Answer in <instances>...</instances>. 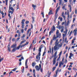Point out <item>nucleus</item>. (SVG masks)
Instances as JSON below:
<instances>
[{"label": "nucleus", "instance_id": "f257e3e1", "mask_svg": "<svg viewBox=\"0 0 77 77\" xmlns=\"http://www.w3.org/2000/svg\"><path fill=\"white\" fill-rule=\"evenodd\" d=\"M58 41L59 40L57 39L55 42V45L54 47V51H57V50H59L60 48H61L62 47V43H60V44H59V42H58Z\"/></svg>", "mask_w": 77, "mask_h": 77}, {"label": "nucleus", "instance_id": "f03ea898", "mask_svg": "<svg viewBox=\"0 0 77 77\" xmlns=\"http://www.w3.org/2000/svg\"><path fill=\"white\" fill-rule=\"evenodd\" d=\"M59 24H60V22L59 21L58 22V24H57L58 26V29L59 30H61V32H63V30L64 29V26H59Z\"/></svg>", "mask_w": 77, "mask_h": 77}, {"label": "nucleus", "instance_id": "7ed1b4c3", "mask_svg": "<svg viewBox=\"0 0 77 77\" xmlns=\"http://www.w3.org/2000/svg\"><path fill=\"white\" fill-rule=\"evenodd\" d=\"M11 48H13L12 50V52H15L16 50H17L16 47H17V45L16 44H14L11 46Z\"/></svg>", "mask_w": 77, "mask_h": 77}, {"label": "nucleus", "instance_id": "20e7f679", "mask_svg": "<svg viewBox=\"0 0 77 77\" xmlns=\"http://www.w3.org/2000/svg\"><path fill=\"white\" fill-rule=\"evenodd\" d=\"M68 32V29H66V31H64L63 32L65 34H63V39H65V37L67 35V32Z\"/></svg>", "mask_w": 77, "mask_h": 77}, {"label": "nucleus", "instance_id": "39448f33", "mask_svg": "<svg viewBox=\"0 0 77 77\" xmlns=\"http://www.w3.org/2000/svg\"><path fill=\"white\" fill-rule=\"evenodd\" d=\"M59 33V30H58L56 32V37L57 38H60V37H61V33Z\"/></svg>", "mask_w": 77, "mask_h": 77}, {"label": "nucleus", "instance_id": "423d86ee", "mask_svg": "<svg viewBox=\"0 0 77 77\" xmlns=\"http://www.w3.org/2000/svg\"><path fill=\"white\" fill-rule=\"evenodd\" d=\"M39 56H40L39 55V54H38L36 56V59L37 60H36V62H37V61H38L40 60V57Z\"/></svg>", "mask_w": 77, "mask_h": 77}, {"label": "nucleus", "instance_id": "0eeeda50", "mask_svg": "<svg viewBox=\"0 0 77 77\" xmlns=\"http://www.w3.org/2000/svg\"><path fill=\"white\" fill-rule=\"evenodd\" d=\"M16 33H18V37H20L21 36V32H20V30H17Z\"/></svg>", "mask_w": 77, "mask_h": 77}, {"label": "nucleus", "instance_id": "6e6552de", "mask_svg": "<svg viewBox=\"0 0 77 77\" xmlns=\"http://www.w3.org/2000/svg\"><path fill=\"white\" fill-rule=\"evenodd\" d=\"M56 57H55L53 58V60L52 61L53 65H55V63H56Z\"/></svg>", "mask_w": 77, "mask_h": 77}, {"label": "nucleus", "instance_id": "1a4fd4ad", "mask_svg": "<svg viewBox=\"0 0 77 77\" xmlns=\"http://www.w3.org/2000/svg\"><path fill=\"white\" fill-rule=\"evenodd\" d=\"M58 71H59V69H57L56 71V75L54 74V77H57V73H58Z\"/></svg>", "mask_w": 77, "mask_h": 77}, {"label": "nucleus", "instance_id": "9d476101", "mask_svg": "<svg viewBox=\"0 0 77 77\" xmlns=\"http://www.w3.org/2000/svg\"><path fill=\"white\" fill-rule=\"evenodd\" d=\"M64 63L62 61H60L59 62V67H61L62 65H63Z\"/></svg>", "mask_w": 77, "mask_h": 77}, {"label": "nucleus", "instance_id": "9b49d317", "mask_svg": "<svg viewBox=\"0 0 77 77\" xmlns=\"http://www.w3.org/2000/svg\"><path fill=\"white\" fill-rule=\"evenodd\" d=\"M53 39H52L53 41H56L57 40V37H56V35H54V36L53 38Z\"/></svg>", "mask_w": 77, "mask_h": 77}, {"label": "nucleus", "instance_id": "f8f14e48", "mask_svg": "<svg viewBox=\"0 0 77 77\" xmlns=\"http://www.w3.org/2000/svg\"><path fill=\"white\" fill-rule=\"evenodd\" d=\"M41 48L42 47H41L39 48L38 51L39 52H38V55L41 56Z\"/></svg>", "mask_w": 77, "mask_h": 77}, {"label": "nucleus", "instance_id": "ddd939ff", "mask_svg": "<svg viewBox=\"0 0 77 77\" xmlns=\"http://www.w3.org/2000/svg\"><path fill=\"white\" fill-rule=\"evenodd\" d=\"M68 7L69 8V11L70 12H71V11L72 10V7H71V4L68 5Z\"/></svg>", "mask_w": 77, "mask_h": 77}, {"label": "nucleus", "instance_id": "4468645a", "mask_svg": "<svg viewBox=\"0 0 77 77\" xmlns=\"http://www.w3.org/2000/svg\"><path fill=\"white\" fill-rule=\"evenodd\" d=\"M61 15H62V17L64 18V20H65L66 17H65V16L64 15V12H63L62 13Z\"/></svg>", "mask_w": 77, "mask_h": 77}, {"label": "nucleus", "instance_id": "2eb2a0df", "mask_svg": "<svg viewBox=\"0 0 77 77\" xmlns=\"http://www.w3.org/2000/svg\"><path fill=\"white\" fill-rule=\"evenodd\" d=\"M60 8V6H59V7L57 8L56 10V14H57V12H58V11L59 10V9Z\"/></svg>", "mask_w": 77, "mask_h": 77}, {"label": "nucleus", "instance_id": "dca6fc26", "mask_svg": "<svg viewBox=\"0 0 77 77\" xmlns=\"http://www.w3.org/2000/svg\"><path fill=\"white\" fill-rule=\"evenodd\" d=\"M27 62H28V59H26L25 62V66H26V68H28V66L27 65Z\"/></svg>", "mask_w": 77, "mask_h": 77}, {"label": "nucleus", "instance_id": "f3484780", "mask_svg": "<svg viewBox=\"0 0 77 77\" xmlns=\"http://www.w3.org/2000/svg\"><path fill=\"white\" fill-rule=\"evenodd\" d=\"M35 68L36 69L37 71H39L40 69V68L39 67V66H36L35 67Z\"/></svg>", "mask_w": 77, "mask_h": 77}, {"label": "nucleus", "instance_id": "a211bd4d", "mask_svg": "<svg viewBox=\"0 0 77 77\" xmlns=\"http://www.w3.org/2000/svg\"><path fill=\"white\" fill-rule=\"evenodd\" d=\"M8 51H9V52L11 51V48H10V44H9L8 45Z\"/></svg>", "mask_w": 77, "mask_h": 77}, {"label": "nucleus", "instance_id": "6ab92c4d", "mask_svg": "<svg viewBox=\"0 0 77 77\" xmlns=\"http://www.w3.org/2000/svg\"><path fill=\"white\" fill-rule=\"evenodd\" d=\"M73 56V54H72V53H70V56L69 57V59H72L71 58V57H72Z\"/></svg>", "mask_w": 77, "mask_h": 77}, {"label": "nucleus", "instance_id": "aec40b11", "mask_svg": "<svg viewBox=\"0 0 77 77\" xmlns=\"http://www.w3.org/2000/svg\"><path fill=\"white\" fill-rule=\"evenodd\" d=\"M14 11H8V13L9 14H10L11 13V15H12L13 14V13H14Z\"/></svg>", "mask_w": 77, "mask_h": 77}, {"label": "nucleus", "instance_id": "412c9836", "mask_svg": "<svg viewBox=\"0 0 77 77\" xmlns=\"http://www.w3.org/2000/svg\"><path fill=\"white\" fill-rule=\"evenodd\" d=\"M31 31V28H30L29 29L27 32V35L29 33V32H30V31Z\"/></svg>", "mask_w": 77, "mask_h": 77}, {"label": "nucleus", "instance_id": "4be33fe9", "mask_svg": "<svg viewBox=\"0 0 77 77\" xmlns=\"http://www.w3.org/2000/svg\"><path fill=\"white\" fill-rule=\"evenodd\" d=\"M32 7H33V8L34 10H35V8H36V5H34L33 4V5H32Z\"/></svg>", "mask_w": 77, "mask_h": 77}, {"label": "nucleus", "instance_id": "5701e85b", "mask_svg": "<svg viewBox=\"0 0 77 77\" xmlns=\"http://www.w3.org/2000/svg\"><path fill=\"white\" fill-rule=\"evenodd\" d=\"M21 23L22 24V29L24 28V22H21Z\"/></svg>", "mask_w": 77, "mask_h": 77}, {"label": "nucleus", "instance_id": "b1692460", "mask_svg": "<svg viewBox=\"0 0 77 77\" xmlns=\"http://www.w3.org/2000/svg\"><path fill=\"white\" fill-rule=\"evenodd\" d=\"M36 63H34V62L32 63V66H33V67L35 66V65H36Z\"/></svg>", "mask_w": 77, "mask_h": 77}, {"label": "nucleus", "instance_id": "393cba45", "mask_svg": "<svg viewBox=\"0 0 77 77\" xmlns=\"http://www.w3.org/2000/svg\"><path fill=\"white\" fill-rule=\"evenodd\" d=\"M10 9H11V11H14V9L13 7H10V8H9V10H10Z\"/></svg>", "mask_w": 77, "mask_h": 77}, {"label": "nucleus", "instance_id": "a878e982", "mask_svg": "<svg viewBox=\"0 0 77 77\" xmlns=\"http://www.w3.org/2000/svg\"><path fill=\"white\" fill-rule=\"evenodd\" d=\"M1 14H2V18H4V17H5V16H4V14L3 12V11H2L1 12Z\"/></svg>", "mask_w": 77, "mask_h": 77}, {"label": "nucleus", "instance_id": "bb28decb", "mask_svg": "<svg viewBox=\"0 0 77 77\" xmlns=\"http://www.w3.org/2000/svg\"><path fill=\"white\" fill-rule=\"evenodd\" d=\"M54 31L53 30H52V29L51 30V31L49 32V36H50L51 35V33H53V31Z\"/></svg>", "mask_w": 77, "mask_h": 77}, {"label": "nucleus", "instance_id": "cd10ccee", "mask_svg": "<svg viewBox=\"0 0 77 77\" xmlns=\"http://www.w3.org/2000/svg\"><path fill=\"white\" fill-rule=\"evenodd\" d=\"M74 32V35L75 36V35H76V34H77V30L75 29Z\"/></svg>", "mask_w": 77, "mask_h": 77}, {"label": "nucleus", "instance_id": "c85d7f7f", "mask_svg": "<svg viewBox=\"0 0 77 77\" xmlns=\"http://www.w3.org/2000/svg\"><path fill=\"white\" fill-rule=\"evenodd\" d=\"M60 2L59 5H62V1L63 0H59Z\"/></svg>", "mask_w": 77, "mask_h": 77}, {"label": "nucleus", "instance_id": "c756f323", "mask_svg": "<svg viewBox=\"0 0 77 77\" xmlns=\"http://www.w3.org/2000/svg\"><path fill=\"white\" fill-rule=\"evenodd\" d=\"M52 12V11L51 10H50V11L48 13V15H51V14H53V13H51Z\"/></svg>", "mask_w": 77, "mask_h": 77}, {"label": "nucleus", "instance_id": "7c9ffc66", "mask_svg": "<svg viewBox=\"0 0 77 77\" xmlns=\"http://www.w3.org/2000/svg\"><path fill=\"white\" fill-rule=\"evenodd\" d=\"M66 20H65V22H63L62 23V25H63L64 24H66Z\"/></svg>", "mask_w": 77, "mask_h": 77}, {"label": "nucleus", "instance_id": "2f4dec72", "mask_svg": "<svg viewBox=\"0 0 77 77\" xmlns=\"http://www.w3.org/2000/svg\"><path fill=\"white\" fill-rule=\"evenodd\" d=\"M46 49V48H45V51L43 53L42 56H44V55H45V53H46V52H45V50Z\"/></svg>", "mask_w": 77, "mask_h": 77}, {"label": "nucleus", "instance_id": "473e14b6", "mask_svg": "<svg viewBox=\"0 0 77 77\" xmlns=\"http://www.w3.org/2000/svg\"><path fill=\"white\" fill-rule=\"evenodd\" d=\"M53 28H52L51 29L53 30L54 31L55 30V26H53Z\"/></svg>", "mask_w": 77, "mask_h": 77}, {"label": "nucleus", "instance_id": "72a5a7b5", "mask_svg": "<svg viewBox=\"0 0 77 77\" xmlns=\"http://www.w3.org/2000/svg\"><path fill=\"white\" fill-rule=\"evenodd\" d=\"M62 9L64 10H65V11H66V8H65V6H64L62 7Z\"/></svg>", "mask_w": 77, "mask_h": 77}, {"label": "nucleus", "instance_id": "f704fd0d", "mask_svg": "<svg viewBox=\"0 0 77 77\" xmlns=\"http://www.w3.org/2000/svg\"><path fill=\"white\" fill-rule=\"evenodd\" d=\"M53 39H52L50 42L51 45H52V44L53 43Z\"/></svg>", "mask_w": 77, "mask_h": 77}, {"label": "nucleus", "instance_id": "c9c22d12", "mask_svg": "<svg viewBox=\"0 0 77 77\" xmlns=\"http://www.w3.org/2000/svg\"><path fill=\"white\" fill-rule=\"evenodd\" d=\"M57 14H56V13H55V20H56V19H57Z\"/></svg>", "mask_w": 77, "mask_h": 77}, {"label": "nucleus", "instance_id": "e433bc0d", "mask_svg": "<svg viewBox=\"0 0 77 77\" xmlns=\"http://www.w3.org/2000/svg\"><path fill=\"white\" fill-rule=\"evenodd\" d=\"M69 24V23L67 22L66 24H65L64 25L65 26H68V25Z\"/></svg>", "mask_w": 77, "mask_h": 77}, {"label": "nucleus", "instance_id": "4c0bfd02", "mask_svg": "<svg viewBox=\"0 0 77 77\" xmlns=\"http://www.w3.org/2000/svg\"><path fill=\"white\" fill-rule=\"evenodd\" d=\"M17 70V68H15L14 69L11 70V71H15Z\"/></svg>", "mask_w": 77, "mask_h": 77}, {"label": "nucleus", "instance_id": "58836bf2", "mask_svg": "<svg viewBox=\"0 0 77 77\" xmlns=\"http://www.w3.org/2000/svg\"><path fill=\"white\" fill-rule=\"evenodd\" d=\"M3 59H4V58L3 57L1 59L0 58V62H1Z\"/></svg>", "mask_w": 77, "mask_h": 77}, {"label": "nucleus", "instance_id": "ea45409f", "mask_svg": "<svg viewBox=\"0 0 77 77\" xmlns=\"http://www.w3.org/2000/svg\"><path fill=\"white\" fill-rule=\"evenodd\" d=\"M77 8H75V14H77Z\"/></svg>", "mask_w": 77, "mask_h": 77}, {"label": "nucleus", "instance_id": "a19ab883", "mask_svg": "<svg viewBox=\"0 0 77 77\" xmlns=\"http://www.w3.org/2000/svg\"><path fill=\"white\" fill-rule=\"evenodd\" d=\"M21 32L22 33H23L24 32V29H22L21 30Z\"/></svg>", "mask_w": 77, "mask_h": 77}, {"label": "nucleus", "instance_id": "79ce46f5", "mask_svg": "<svg viewBox=\"0 0 77 77\" xmlns=\"http://www.w3.org/2000/svg\"><path fill=\"white\" fill-rule=\"evenodd\" d=\"M20 46H19L17 48H16V50H19V49H20Z\"/></svg>", "mask_w": 77, "mask_h": 77}, {"label": "nucleus", "instance_id": "37998d69", "mask_svg": "<svg viewBox=\"0 0 77 77\" xmlns=\"http://www.w3.org/2000/svg\"><path fill=\"white\" fill-rule=\"evenodd\" d=\"M20 46V48H22V47H24L25 46L24 45H19Z\"/></svg>", "mask_w": 77, "mask_h": 77}, {"label": "nucleus", "instance_id": "c03bdc74", "mask_svg": "<svg viewBox=\"0 0 77 77\" xmlns=\"http://www.w3.org/2000/svg\"><path fill=\"white\" fill-rule=\"evenodd\" d=\"M60 56H59V57L57 59V61H58V60H59L60 59Z\"/></svg>", "mask_w": 77, "mask_h": 77}, {"label": "nucleus", "instance_id": "a18cd8bd", "mask_svg": "<svg viewBox=\"0 0 77 77\" xmlns=\"http://www.w3.org/2000/svg\"><path fill=\"white\" fill-rule=\"evenodd\" d=\"M25 42V41H22L20 44V45H21L22 44H23V43H24Z\"/></svg>", "mask_w": 77, "mask_h": 77}, {"label": "nucleus", "instance_id": "49530a36", "mask_svg": "<svg viewBox=\"0 0 77 77\" xmlns=\"http://www.w3.org/2000/svg\"><path fill=\"white\" fill-rule=\"evenodd\" d=\"M28 23H29V21H26L25 22V24H27Z\"/></svg>", "mask_w": 77, "mask_h": 77}, {"label": "nucleus", "instance_id": "de8ad7c7", "mask_svg": "<svg viewBox=\"0 0 77 77\" xmlns=\"http://www.w3.org/2000/svg\"><path fill=\"white\" fill-rule=\"evenodd\" d=\"M29 44V42H26V43L24 45V46H25V45H28V44Z\"/></svg>", "mask_w": 77, "mask_h": 77}, {"label": "nucleus", "instance_id": "09e8293b", "mask_svg": "<svg viewBox=\"0 0 77 77\" xmlns=\"http://www.w3.org/2000/svg\"><path fill=\"white\" fill-rule=\"evenodd\" d=\"M8 16L9 17V18H12L11 16H10L11 15L10 14H9V13L8 14Z\"/></svg>", "mask_w": 77, "mask_h": 77}, {"label": "nucleus", "instance_id": "8fccbe9b", "mask_svg": "<svg viewBox=\"0 0 77 77\" xmlns=\"http://www.w3.org/2000/svg\"><path fill=\"white\" fill-rule=\"evenodd\" d=\"M24 67H23L22 70V72L23 73L24 72Z\"/></svg>", "mask_w": 77, "mask_h": 77}, {"label": "nucleus", "instance_id": "3c124183", "mask_svg": "<svg viewBox=\"0 0 77 77\" xmlns=\"http://www.w3.org/2000/svg\"><path fill=\"white\" fill-rule=\"evenodd\" d=\"M58 62H57L55 64V66H58Z\"/></svg>", "mask_w": 77, "mask_h": 77}, {"label": "nucleus", "instance_id": "603ef678", "mask_svg": "<svg viewBox=\"0 0 77 77\" xmlns=\"http://www.w3.org/2000/svg\"><path fill=\"white\" fill-rule=\"evenodd\" d=\"M57 51H56L54 54V56H56L57 55Z\"/></svg>", "mask_w": 77, "mask_h": 77}, {"label": "nucleus", "instance_id": "864d4df0", "mask_svg": "<svg viewBox=\"0 0 77 77\" xmlns=\"http://www.w3.org/2000/svg\"><path fill=\"white\" fill-rule=\"evenodd\" d=\"M33 72L34 74H35V70L33 69Z\"/></svg>", "mask_w": 77, "mask_h": 77}, {"label": "nucleus", "instance_id": "5fc2aeb1", "mask_svg": "<svg viewBox=\"0 0 77 77\" xmlns=\"http://www.w3.org/2000/svg\"><path fill=\"white\" fill-rule=\"evenodd\" d=\"M22 56V55H20L19 56H17L16 57H21V56Z\"/></svg>", "mask_w": 77, "mask_h": 77}, {"label": "nucleus", "instance_id": "6e6d98bb", "mask_svg": "<svg viewBox=\"0 0 77 77\" xmlns=\"http://www.w3.org/2000/svg\"><path fill=\"white\" fill-rule=\"evenodd\" d=\"M62 51H61L60 53V54H59V56H61V54H62Z\"/></svg>", "mask_w": 77, "mask_h": 77}, {"label": "nucleus", "instance_id": "4d7b16f0", "mask_svg": "<svg viewBox=\"0 0 77 77\" xmlns=\"http://www.w3.org/2000/svg\"><path fill=\"white\" fill-rule=\"evenodd\" d=\"M25 37V35L23 34V36L22 37V38H24Z\"/></svg>", "mask_w": 77, "mask_h": 77}, {"label": "nucleus", "instance_id": "13d9d810", "mask_svg": "<svg viewBox=\"0 0 77 77\" xmlns=\"http://www.w3.org/2000/svg\"><path fill=\"white\" fill-rule=\"evenodd\" d=\"M13 73V72L12 71H11L9 73V76H10V75H11V74Z\"/></svg>", "mask_w": 77, "mask_h": 77}, {"label": "nucleus", "instance_id": "bf43d9fd", "mask_svg": "<svg viewBox=\"0 0 77 77\" xmlns=\"http://www.w3.org/2000/svg\"><path fill=\"white\" fill-rule=\"evenodd\" d=\"M53 47L52 48V53H53Z\"/></svg>", "mask_w": 77, "mask_h": 77}, {"label": "nucleus", "instance_id": "052dcab7", "mask_svg": "<svg viewBox=\"0 0 77 77\" xmlns=\"http://www.w3.org/2000/svg\"><path fill=\"white\" fill-rule=\"evenodd\" d=\"M55 68H56L55 67H54L53 69H52V70L53 71H54V70H55Z\"/></svg>", "mask_w": 77, "mask_h": 77}, {"label": "nucleus", "instance_id": "680f3d73", "mask_svg": "<svg viewBox=\"0 0 77 77\" xmlns=\"http://www.w3.org/2000/svg\"><path fill=\"white\" fill-rule=\"evenodd\" d=\"M25 21V19H23L22 20V23H24Z\"/></svg>", "mask_w": 77, "mask_h": 77}, {"label": "nucleus", "instance_id": "e2e57ef3", "mask_svg": "<svg viewBox=\"0 0 77 77\" xmlns=\"http://www.w3.org/2000/svg\"><path fill=\"white\" fill-rule=\"evenodd\" d=\"M67 23H69V18H67Z\"/></svg>", "mask_w": 77, "mask_h": 77}, {"label": "nucleus", "instance_id": "0e129e2a", "mask_svg": "<svg viewBox=\"0 0 77 77\" xmlns=\"http://www.w3.org/2000/svg\"><path fill=\"white\" fill-rule=\"evenodd\" d=\"M32 44H31L30 45L29 47V49H30V48H32Z\"/></svg>", "mask_w": 77, "mask_h": 77}, {"label": "nucleus", "instance_id": "69168bd1", "mask_svg": "<svg viewBox=\"0 0 77 77\" xmlns=\"http://www.w3.org/2000/svg\"><path fill=\"white\" fill-rule=\"evenodd\" d=\"M63 1L65 3L68 2V1L67 0H63Z\"/></svg>", "mask_w": 77, "mask_h": 77}, {"label": "nucleus", "instance_id": "338daca9", "mask_svg": "<svg viewBox=\"0 0 77 77\" xmlns=\"http://www.w3.org/2000/svg\"><path fill=\"white\" fill-rule=\"evenodd\" d=\"M75 21V18H74L73 20V23H74V21Z\"/></svg>", "mask_w": 77, "mask_h": 77}, {"label": "nucleus", "instance_id": "774afa93", "mask_svg": "<svg viewBox=\"0 0 77 77\" xmlns=\"http://www.w3.org/2000/svg\"><path fill=\"white\" fill-rule=\"evenodd\" d=\"M69 2L70 3V5H71V0H69Z\"/></svg>", "mask_w": 77, "mask_h": 77}]
</instances>
